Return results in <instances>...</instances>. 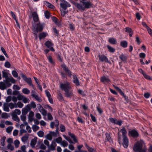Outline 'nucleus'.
<instances>
[{
	"instance_id": "nucleus-1",
	"label": "nucleus",
	"mask_w": 152,
	"mask_h": 152,
	"mask_svg": "<svg viewBox=\"0 0 152 152\" xmlns=\"http://www.w3.org/2000/svg\"><path fill=\"white\" fill-rule=\"evenodd\" d=\"M60 87L62 90L65 92V95L67 97H70L73 96L71 87L69 82L66 81L64 83H61Z\"/></svg>"
},
{
	"instance_id": "nucleus-2",
	"label": "nucleus",
	"mask_w": 152,
	"mask_h": 152,
	"mask_svg": "<svg viewBox=\"0 0 152 152\" xmlns=\"http://www.w3.org/2000/svg\"><path fill=\"white\" fill-rule=\"evenodd\" d=\"M80 3H75V5L80 11H84L86 9H88L92 6V4L90 1L86 0H81Z\"/></svg>"
},
{
	"instance_id": "nucleus-3",
	"label": "nucleus",
	"mask_w": 152,
	"mask_h": 152,
	"mask_svg": "<svg viewBox=\"0 0 152 152\" xmlns=\"http://www.w3.org/2000/svg\"><path fill=\"white\" fill-rule=\"evenodd\" d=\"M15 83V80L12 77L8 78L7 80H4L3 82H0V89L4 90L10 87L11 84Z\"/></svg>"
},
{
	"instance_id": "nucleus-4",
	"label": "nucleus",
	"mask_w": 152,
	"mask_h": 152,
	"mask_svg": "<svg viewBox=\"0 0 152 152\" xmlns=\"http://www.w3.org/2000/svg\"><path fill=\"white\" fill-rule=\"evenodd\" d=\"M146 150L145 143L142 140L138 141L134 147V150L138 152H146Z\"/></svg>"
},
{
	"instance_id": "nucleus-5",
	"label": "nucleus",
	"mask_w": 152,
	"mask_h": 152,
	"mask_svg": "<svg viewBox=\"0 0 152 152\" xmlns=\"http://www.w3.org/2000/svg\"><path fill=\"white\" fill-rule=\"evenodd\" d=\"M45 24L44 23H37L36 25L34 26L33 29L34 33L37 35L38 32L41 31L44 27Z\"/></svg>"
},
{
	"instance_id": "nucleus-6",
	"label": "nucleus",
	"mask_w": 152,
	"mask_h": 152,
	"mask_svg": "<svg viewBox=\"0 0 152 152\" xmlns=\"http://www.w3.org/2000/svg\"><path fill=\"white\" fill-rule=\"evenodd\" d=\"M61 2L60 3L61 7L64 10H66L67 7H69L71 5L68 2L64 0H60Z\"/></svg>"
},
{
	"instance_id": "nucleus-7",
	"label": "nucleus",
	"mask_w": 152,
	"mask_h": 152,
	"mask_svg": "<svg viewBox=\"0 0 152 152\" xmlns=\"http://www.w3.org/2000/svg\"><path fill=\"white\" fill-rule=\"evenodd\" d=\"M45 45L47 48L50 49L51 51H55V50L53 47V44L51 41H46L45 43Z\"/></svg>"
},
{
	"instance_id": "nucleus-8",
	"label": "nucleus",
	"mask_w": 152,
	"mask_h": 152,
	"mask_svg": "<svg viewBox=\"0 0 152 152\" xmlns=\"http://www.w3.org/2000/svg\"><path fill=\"white\" fill-rule=\"evenodd\" d=\"M99 60L102 62H106L110 64V62L108 60L107 58L104 55H102L101 56H99Z\"/></svg>"
},
{
	"instance_id": "nucleus-9",
	"label": "nucleus",
	"mask_w": 152,
	"mask_h": 152,
	"mask_svg": "<svg viewBox=\"0 0 152 152\" xmlns=\"http://www.w3.org/2000/svg\"><path fill=\"white\" fill-rule=\"evenodd\" d=\"M109 120L110 122L115 124H118L120 126L121 125L122 122L121 121H118L116 118H110Z\"/></svg>"
},
{
	"instance_id": "nucleus-10",
	"label": "nucleus",
	"mask_w": 152,
	"mask_h": 152,
	"mask_svg": "<svg viewBox=\"0 0 152 152\" xmlns=\"http://www.w3.org/2000/svg\"><path fill=\"white\" fill-rule=\"evenodd\" d=\"M129 140L127 137L123 138V142L122 143L123 147L125 148H127L128 147Z\"/></svg>"
},
{
	"instance_id": "nucleus-11",
	"label": "nucleus",
	"mask_w": 152,
	"mask_h": 152,
	"mask_svg": "<svg viewBox=\"0 0 152 152\" xmlns=\"http://www.w3.org/2000/svg\"><path fill=\"white\" fill-rule=\"evenodd\" d=\"M62 68L67 73V74L69 76L72 75V74L70 71L68 69L67 67L64 64L62 65Z\"/></svg>"
},
{
	"instance_id": "nucleus-12",
	"label": "nucleus",
	"mask_w": 152,
	"mask_h": 152,
	"mask_svg": "<svg viewBox=\"0 0 152 152\" xmlns=\"http://www.w3.org/2000/svg\"><path fill=\"white\" fill-rule=\"evenodd\" d=\"M34 113L33 112L31 111L29 112V115L28 116V119L29 122H32L33 121L34 116Z\"/></svg>"
},
{
	"instance_id": "nucleus-13",
	"label": "nucleus",
	"mask_w": 152,
	"mask_h": 152,
	"mask_svg": "<svg viewBox=\"0 0 152 152\" xmlns=\"http://www.w3.org/2000/svg\"><path fill=\"white\" fill-rule=\"evenodd\" d=\"M3 110L7 112L10 111L9 106V104L7 103H4L3 107Z\"/></svg>"
},
{
	"instance_id": "nucleus-14",
	"label": "nucleus",
	"mask_w": 152,
	"mask_h": 152,
	"mask_svg": "<svg viewBox=\"0 0 152 152\" xmlns=\"http://www.w3.org/2000/svg\"><path fill=\"white\" fill-rule=\"evenodd\" d=\"M43 3L45 6L49 8L52 9H54L55 8V7L53 4L47 1H44Z\"/></svg>"
},
{
	"instance_id": "nucleus-15",
	"label": "nucleus",
	"mask_w": 152,
	"mask_h": 152,
	"mask_svg": "<svg viewBox=\"0 0 152 152\" xmlns=\"http://www.w3.org/2000/svg\"><path fill=\"white\" fill-rule=\"evenodd\" d=\"M30 104L27 105L25 108H23L22 110V113L26 115L28 112V110H30Z\"/></svg>"
},
{
	"instance_id": "nucleus-16",
	"label": "nucleus",
	"mask_w": 152,
	"mask_h": 152,
	"mask_svg": "<svg viewBox=\"0 0 152 152\" xmlns=\"http://www.w3.org/2000/svg\"><path fill=\"white\" fill-rule=\"evenodd\" d=\"M33 20L35 22H37L39 20L38 15L36 12H34L32 14Z\"/></svg>"
},
{
	"instance_id": "nucleus-17",
	"label": "nucleus",
	"mask_w": 152,
	"mask_h": 152,
	"mask_svg": "<svg viewBox=\"0 0 152 152\" xmlns=\"http://www.w3.org/2000/svg\"><path fill=\"white\" fill-rule=\"evenodd\" d=\"M113 86L119 92L121 95L123 96L125 99H126V96L124 94V93L123 92L121 89L119 88L118 87L114 85H113Z\"/></svg>"
},
{
	"instance_id": "nucleus-18",
	"label": "nucleus",
	"mask_w": 152,
	"mask_h": 152,
	"mask_svg": "<svg viewBox=\"0 0 152 152\" xmlns=\"http://www.w3.org/2000/svg\"><path fill=\"white\" fill-rule=\"evenodd\" d=\"M56 144L55 141H53L52 142L51 144L49 147V149L52 151L55 149V148L56 146Z\"/></svg>"
},
{
	"instance_id": "nucleus-19",
	"label": "nucleus",
	"mask_w": 152,
	"mask_h": 152,
	"mask_svg": "<svg viewBox=\"0 0 152 152\" xmlns=\"http://www.w3.org/2000/svg\"><path fill=\"white\" fill-rule=\"evenodd\" d=\"M37 137H36L31 140L30 143V145L33 148L34 147L35 145L37 143Z\"/></svg>"
},
{
	"instance_id": "nucleus-20",
	"label": "nucleus",
	"mask_w": 152,
	"mask_h": 152,
	"mask_svg": "<svg viewBox=\"0 0 152 152\" xmlns=\"http://www.w3.org/2000/svg\"><path fill=\"white\" fill-rule=\"evenodd\" d=\"M105 135L106 137V141H108L111 143H112L113 142V141L112 139L110 137V134L108 133H106L105 134Z\"/></svg>"
},
{
	"instance_id": "nucleus-21",
	"label": "nucleus",
	"mask_w": 152,
	"mask_h": 152,
	"mask_svg": "<svg viewBox=\"0 0 152 152\" xmlns=\"http://www.w3.org/2000/svg\"><path fill=\"white\" fill-rule=\"evenodd\" d=\"M48 35V34L47 32H43L39 34V39L41 40L43 38H45Z\"/></svg>"
},
{
	"instance_id": "nucleus-22",
	"label": "nucleus",
	"mask_w": 152,
	"mask_h": 152,
	"mask_svg": "<svg viewBox=\"0 0 152 152\" xmlns=\"http://www.w3.org/2000/svg\"><path fill=\"white\" fill-rule=\"evenodd\" d=\"M101 81L104 83H108L110 82V80L109 78L105 77V76L101 78Z\"/></svg>"
},
{
	"instance_id": "nucleus-23",
	"label": "nucleus",
	"mask_w": 152,
	"mask_h": 152,
	"mask_svg": "<svg viewBox=\"0 0 152 152\" xmlns=\"http://www.w3.org/2000/svg\"><path fill=\"white\" fill-rule=\"evenodd\" d=\"M9 105V107L11 109H13L14 108L17 107V105L16 103H12L10 102L8 103Z\"/></svg>"
},
{
	"instance_id": "nucleus-24",
	"label": "nucleus",
	"mask_w": 152,
	"mask_h": 152,
	"mask_svg": "<svg viewBox=\"0 0 152 152\" xmlns=\"http://www.w3.org/2000/svg\"><path fill=\"white\" fill-rule=\"evenodd\" d=\"M6 137L5 136H4L2 137L0 140V145L2 146H4L5 143V140Z\"/></svg>"
},
{
	"instance_id": "nucleus-25",
	"label": "nucleus",
	"mask_w": 152,
	"mask_h": 152,
	"mask_svg": "<svg viewBox=\"0 0 152 152\" xmlns=\"http://www.w3.org/2000/svg\"><path fill=\"white\" fill-rule=\"evenodd\" d=\"M73 78L74 80L73 81L74 83L77 86H79L80 85L79 81L77 77L75 75H74Z\"/></svg>"
},
{
	"instance_id": "nucleus-26",
	"label": "nucleus",
	"mask_w": 152,
	"mask_h": 152,
	"mask_svg": "<svg viewBox=\"0 0 152 152\" xmlns=\"http://www.w3.org/2000/svg\"><path fill=\"white\" fill-rule=\"evenodd\" d=\"M121 132L122 134L123 138L127 137L126 134L127 132L126 129L124 128H123L121 129Z\"/></svg>"
},
{
	"instance_id": "nucleus-27",
	"label": "nucleus",
	"mask_w": 152,
	"mask_h": 152,
	"mask_svg": "<svg viewBox=\"0 0 152 152\" xmlns=\"http://www.w3.org/2000/svg\"><path fill=\"white\" fill-rule=\"evenodd\" d=\"M128 43L126 41H121L120 43V45L122 47L124 48H126L127 46Z\"/></svg>"
},
{
	"instance_id": "nucleus-28",
	"label": "nucleus",
	"mask_w": 152,
	"mask_h": 152,
	"mask_svg": "<svg viewBox=\"0 0 152 152\" xmlns=\"http://www.w3.org/2000/svg\"><path fill=\"white\" fill-rule=\"evenodd\" d=\"M126 31L129 33V35L130 37H132V29L129 27H126L125 28Z\"/></svg>"
},
{
	"instance_id": "nucleus-29",
	"label": "nucleus",
	"mask_w": 152,
	"mask_h": 152,
	"mask_svg": "<svg viewBox=\"0 0 152 152\" xmlns=\"http://www.w3.org/2000/svg\"><path fill=\"white\" fill-rule=\"evenodd\" d=\"M2 76L3 77L5 78L7 80L9 77L8 76V75L7 72L5 71H4L2 72Z\"/></svg>"
},
{
	"instance_id": "nucleus-30",
	"label": "nucleus",
	"mask_w": 152,
	"mask_h": 152,
	"mask_svg": "<svg viewBox=\"0 0 152 152\" xmlns=\"http://www.w3.org/2000/svg\"><path fill=\"white\" fill-rule=\"evenodd\" d=\"M46 57L48 61L50 63L52 64H54V63L53 61L52 57L51 56H48L47 55H46Z\"/></svg>"
},
{
	"instance_id": "nucleus-31",
	"label": "nucleus",
	"mask_w": 152,
	"mask_h": 152,
	"mask_svg": "<svg viewBox=\"0 0 152 152\" xmlns=\"http://www.w3.org/2000/svg\"><path fill=\"white\" fill-rule=\"evenodd\" d=\"M25 81L30 86H33L31 80V78H27Z\"/></svg>"
},
{
	"instance_id": "nucleus-32",
	"label": "nucleus",
	"mask_w": 152,
	"mask_h": 152,
	"mask_svg": "<svg viewBox=\"0 0 152 152\" xmlns=\"http://www.w3.org/2000/svg\"><path fill=\"white\" fill-rule=\"evenodd\" d=\"M109 42L111 44L114 45L116 43V40L113 38H110L108 40Z\"/></svg>"
},
{
	"instance_id": "nucleus-33",
	"label": "nucleus",
	"mask_w": 152,
	"mask_h": 152,
	"mask_svg": "<svg viewBox=\"0 0 152 152\" xmlns=\"http://www.w3.org/2000/svg\"><path fill=\"white\" fill-rule=\"evenodd\" d=\"M10 117L9 115L7 113H3L1 115V117L4 119H7Z\"/></svg>"
},
{
	"instance_id": "nucleus-34",
	"label": "nucleus",
	"mask_w": 152,
	"mask_h": 152,
	"mask_svg": "<svg viewBox=\"0 0 152 152\" xmlns=\"http://www.w3.org/2000/svg\"><path fill=\"white\" fill-rule=\"evenodd\" d=\"M10 13H11V14L12 15V17L16 21V23L17 24V25L19 27V28H20V26H19V24H18V23L17 20L16 19V16H15V15L12 11H11L10 12Z\"/></svg>"
},
{
	"instance_id": "nucleus-35",
	"label": "nucleus",
	"mask_w": 152,
	"mask_h": 152,
	"mask_svg": "<svg viewBox=\"0 0 152 152\" xmlns=\"http://www.w3.org/2000/svg\"><path fill=\"white\" fill-rule=\"evenodd\" d=\"M60 145L64 147H65L68 146V143L66 141L64 140L61 143Z\"/></svg>"
},
{
	"instance_id": "nucleus-36",
	"label": "nucleus",
	"mask_w": 152,
	"mask_h": 152,
	"mask_svg": "<svg viewBox=\"0 0 152 152\" xmlns=\"http://www.w3.org/2000/svg\"><path fill=\"white\" fill-rule=\"evenodd\" d=\"M32 97L34 98L37 101L39 102H41L42 101V99L41 98L36 94L34 95L33 96H32Z\"/></svg>"
},
{
	"instance_id": "nucleus-37",
	"label": "nucleus",
	"mask_w": 152,
	"mask_h": 152,
	"mask_svg": "<svg viewBox=\"0 0 152 152\" xmlns=\"http://www.w3.org/2000/svg\"><path fill=\"white\" fill-rule=\"evenodd\" d=\"M42 114V115L45 116L47 115V112L46 110L44 109L43 108L42 109L40 110L39 111Z\"/></svg>"
},
{
	"instance_id": "nucleus-38",
	"label": "nucleus",
	"mask_w": 152,
	"mask_h": 152,
	"mask_svg": "<svg viewBox=\"0 0 152 152\" xmlns=\"http://www.w3.org/2000/svg\"><path fill=\"white\" fill-rule=\"evenodd\" d=\"M57 98L60 101H64L63 97L60 93H59L57 96Z\"/></svg>"
},
{
	"instance_id": "nucleus-39",
	"label": "nucleus",
	"mask_w": 152,
	"mask_h": 152,
	"mask_svg": "<svg viewBox=\"0 0 152 152\" xmlns=\"http://www.w3.org/2000/svg\"><path fill=\"white\" fill-rule=\"evenodd\" d=\"M22 92L25 94H29L30 91L27 88H24L22 89Z\"/></svg>"
},
{
	"instance_id": "nucleus-40",
	"label": "nucleus",
	"mask_w": 152,
	"mask_h": 152,
	"mask_svg": "<svg viewBox=\"0 0 152 152\" xmlns=\"http://www.w3.org/2000/svg\"><path fill=\"white\" fill-rule=\"evenodd\" d=\"M83 146V145H78L77 146V148L78 149V150L80 152H88L87 151L85 150H81V148Z\"/></svg>"
},
{
	"instance_id": "nucleus-41",
	"label": "nucleus",
	"mask_w": 152,
	"mask_h": 152,
	"mask_svg": "<svg viewBox=\"0 0 152 152\" xmlns=\"http://www.w3.org/2000/svg\"><path fill=\"white\" fill-rule=\"evenodd\" d=\"M14 144L15 145V147L16 148H18L19 146L20 142L18 140H16L14 141Z\"/></svg>"
},
{
	"instance_id": "nucleus-42",
	"label": "nucleus",
	"mask_w": 152,
	"mask_h": 152,
	"mask_svg": "<svg viewBox=\"0 0 152 152\" xmlns=\"http://www.w3.org/2000/svg\"><path fill=\"white\" fill-rule=\"evenodd\" d=\"M62 139L61 137H59L58 138L56 139L54 141L55 142H56L58 143H60V144L61 143L62 141Z\"/></svg>"
},
{
	"instance_id": "nucleus-43",
	"label": "nucleus",
	"mask_w": 152,
	"mask_h": 152,
	"mask_svg": "<svg viewBox=\"0 0 152 152\" xmlns=\"http://www.w3.org/2000/svg\"><path fill=\"white\" fill-rule=\"evenodd\" d=\"M22 100L24 103H28L30 101L29 99L27 97H25V96H24Z\"/></svg>"
},
{
	"instance_id": "nucleus-44",
	"label": "nucleus",
	"mask_w": 152,
	"mask_h": 152,
	"mask_svg": "<svg viewBox=\"0 0 152 152\" xmlns=\"http://www.w3.org/2000/svg\"><path fill=\"white\" fill-rule=\"evenodd\" d=\"M32 128L34 132H36L39 129V127L36 125H34L32 126Z\"/></svg>"
},
{
	"instance_id": "nucleus-45",
	"label": "nucleus",
	"mask_w": 152,
	"mask_h": 152,
	"mask_svg": "<svg viewBox=\"0 0 152 152\" xmlns=\"http://www.w3.org/2000/svg\"><path fill=\"white\" fill-rule=\"evenodd\" d=\"M13 129L12 126H9L6 129V132L8 133H10Z\"/></svg>"
},
{
	"instance_id": "nucleus-46",
	"label": "nucleus",
	"mask_w": 152,
	"mask_h": 152,
	"mask_svg": "<svg viewBox=\"0 0 152 152\" xmlns=\"http://www.w3.org/2000/svg\"><path fill=\"white\" fill-rule=\"evenodd\" d=\"M120 59L123 61H125L126 60V57L122 53L119 56Z\"/></svg>"
},
{
	"instance_id": "nucleus-47",
	"label": "nucleus",
	"mask_w": 152,
	"mask_h": 152,
	"mask_svg": "<svg viewBox=\"0 0 152 152\" xmlns=\"http://www.w3.org/2000/svg\"><path fill=\"white\" fill-rule=\"evenodd\" d=\"M45 137L48 140H51L52 139L53 137L51 135V134H50V133H49Z\"/></svg>"
},
{
	"instance_id": "nucleus-48",
	"label": "nucleus",
	"mask_w": 152,
	"mask_h": 152,
	"mask_svg": "<svg viewBox=\"0 0 152 152\" xmlns=\"http://www.w3.org/2000/svg\"><path fill=\"white\" fill-rule=\"evenodd\" d=\"M37 134L39 137H43L44 136V132L42 131H39L37 132Z\"/></svg>"
},
{
	"instance_id": "nucleus-49",
	"label": "nucleus",
	"mask_w": 152,
	"mask_h": 152,
	"mask_svg": "<svg viewBox=\"0 0 152 152\" xmlns=\"http://www.w3.org/2000/svg\"><path fill=\"white\" fill-rule=\"evenodd\" d=\"M107 47L109 50L110 52L113 53L115 51V49L111 46L109 45H107Z\"/></svg>"
},
{
	"instance_id": "nucleus-50",
	"label": "nucleus",
	"mask_w": 152,
	"mask_h": 152,
	"mask_svg": "<svg viewBox=\"0 0 152 152\" xmlns=\"http://www.w3.org/2000/svg\"><path fill=\"white\" fill-rule=\"evenodd\" d=\"M28 139V137L26 136H25L22 137V140L23 142L25 143L27 141Z\"/></svg>"
},
{
	"instance_id": "nucleus-51",
	"label": "nucleus",
	"mask_w": 152,
	"mask_h": 152,
	"mask_svg": "<svg viewBox=\"0 0 152 152\" xmlns=\"http://www.w3.org/2000/svg\"><path fill=\"white\" fill-rule=\"evenodd\" d=\"M139 134L138 131L136 129H134V137H137L139 136Z\"/></svg>"
},
{
	"instance_id": "nucleus-52",
	"label": "nucleus",
	"mask_w": 152,
	"mask_h": 152,
	"mask_svg": "<svg viewBox=\"0 0 152 152\" xmlns=\"http://www.w3.org/2000/svg\"><path fill=\"white\" fill-rule=\"evenodd\" d=\"M143 76L144 77L147 79L149 80H152V78L149 75H147L145 73L143 74Z\"/></svg>"
},
{
	"instance_id": "nucleus-53",
	"label": "nucleus",
	"mask_w": 152,
	"mask_h": 152,
	"mask_svg": "<svg viewBox=\"0 0 152 152\" xmlns=\"http://www.w3.org/2000/svg\"><path fill=\"white\" fill-rule=\"evenodd\" d=\"M14 113L16 115H19L21 113V111L19 109H16L14 110Z\"/></svg>"
},
{
	"instance_id": "nucleus-54",
	"label": "nucleus",
	"mask_w": 152,
	"mask_h": 152,
	"mask_svg": "<svg viewBox=\"0 0 152 152\" xmlns=\"http://www.w3.org/2000/svg\"><path fill=\"white\" fill-rule=\"evenodd\" d=\"M17 107H18L20 108H22L23 106V104L20 102H18L17 103Z\"/></svg>"
},
{
	"instance_id": "nucleus-55",
	"label": "nucleus",
	"mask_w": 152,
	"mask_h": 152,
	"mask_svg": "<svg viewBox=\"0 0 152 152\" xmlns=\"http://www.w3.org/2000/svg\"><path fill=\"white\" fill-rule=\"evenodd\" d=\"M12 74L13 76L15 77H18V74L17 72L15 70L12 71Z\"/></svg>"
},
{
	"instance_id": "nucleus-56",
	"label": "nucleus",
	"mask_w": 152,
	"mask_h": 152,
	"mask_svg": "<svg viewBox=\"0 0 152 152\" xmlns=\"http://www.w3.org/2000/svg\"><path fill=\"white\" fill-rule=\"evenodd\" d=\"M20 119L21 121H26V115H22L20 116Z\"/></svg>"
},
{
	"instance_id": "nucleus-57",
	"label": "nucleus",
	"mask_w": 152,
	"mask_h": 152,
	"mask_svg": "<svg viewBox=\"0 0 152 152\" xmlns=\"http://www.w3.org/2000/svg\"><path fill=\"white\" fill-rule=\"evenodd\" d=\"M45 15L46 18L47 19L49 18L50 17V13L48 11H46L45 12Z\"/></svg>"
},
{
	"instance_id": "nucleus-58",
	"label": "nucleus",
	"mask_w": 152,
	"mask_h": 152,
	"mask_svg": "<svg viewBox=\"0 0 152 152\" xmlns=\"http://www.w3.org/2000/svg\"><path fill=\"white\" fill-rule=\"evenodd\" d=\"M139 56L141 58L144 59L146 55L144 53H141L139 54Z\"/></svg>"
},
{
	"instance_id": "nucleus-59",
	"label": "nucleus",
	"mask_w": 152,
	"mask_h": 152,
	"mask_svg": "<svg viewBox=\"0 0 152 152\" xmlns=\"http://www.w3.org/2000/svg\"><path fill=\"white\" fill-rule=\"evenodd\" d=\"M47 115L48 120H52L53 119V117L50 113H48Z\"/></svg>"
},
{
	"instance_id": "nucleus-60",
	"label": "nucleus",
	"mask_w": 152,
	"mask_h": 152,
	"mask_svg": "<svg viewBox=\"0 0 152 152\" xmlns=\"http://www.w3.org/2000/svg\"><path fill=\"white\" fill-rule=\"evenodd\" d=\"M30 105L33 108H35L36 107V105L34 102L32 101L31 102Z\"/></svg>"
},
{
	"instance_id": "nucleus-61",
	"label": "nucleus",
	"mask_w": 152,
	"mask_h": 152,
	"mask_svg": "<svg viewBox=\"0 0 152 152\" xmlns=\"http://www.w3.org/2000/svg\"><path fill=\"white\" fill-rule=\"evenodd\" d=\"M45 94L46 95V96H47L48 98H50L51 97V96L50 94V92L47 91V90H46L45 91Z\"/></svg>"
},
{
	"instance_id": "nucleus-62",
	"label": "nucleus",
	"mask_w": 152,
	"mask_h": 152,
	"mask_svg": "<svg viewBox=\"0 0 152 152\" xmlns=\"http://www.w3.org/2000/svg\"><path fill=\"white\" fill-rule=\"evenodd\" d=\"M4 66L7 68H9L10 66V64L9 62L7 61L5 62Z\"/></svg>"
},
{
	"instance_id": "nucleus-63",
	"label": "nucleus",
	"mask_w": 152,
	"mask_h": 152,
	"mask_svg": "<svg viewBox=\"0 0 152 152\" xmlns=\"http://www.w3.org/2000/svg\"><path fill=\"white\" fill-rule=\"evenodd\" d=\"M13 88L15 90H19L20 89V88L19 86L15 85L13 86Z\"/></svg>"
},
{
	"instance_id": "nucleus-64",
	"label": "nucleus",
	"mask_w": 152,
	"mask_h": 152,
	"mask_svg": "<svg viewBox=\"0 0 152 152\" xmlns=\"http://www.w3.org/2000/svg\"><path fill=\"white\" fill-rule=\"evenodd\" d=\"M7 148L11 151H13L14 149V147L11 144H9L7 146Z\"/></svg>"
}]
</instances>
